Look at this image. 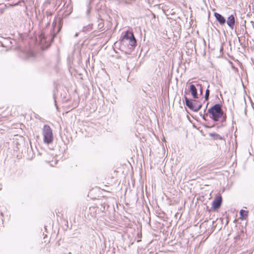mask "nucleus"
Returning <instances> with one entry per match:
<instances>
[{
  "instance_id": "obj_9",
  "label": "nucleus",
  "mask_w": 254,
  "mask_h": 254,
  "mask_svg": "<svg viewBox=\"0 0 254 254\" xmlns=\"http://www.w3.org/2000/svg\"><path fill=\"white\" fill-rule=\"evenodd\" d=\"M248 211L245 210H241L240 211V219H245L248 216Z\"/></svg>"
},
{
  "instance_id": "obj_11",
  "label": "nucleus",
  "mask_w": 254,
  "mask_h": 254,
  "mask_svg": "<svg viewBox=\"0 0 254 254\" xmlns=\"http://www.w3.org/2000/svg\"><path fill=\"white\" fill-rule=\"evenodd\" d=\"M200 94H202V90H201V88L200 89Z\"/></svg>"
},
{
  "instance_id": "obj_4",
  "label": "nucleus",
  "mask_w": 254,
  "mask_h": 254,
  "mask_svg": "<svg viewBox=\"0 0 254 254\" xmlns=\"http://www.w3.org/2000/svg\"><path fill=\"white\" fill-rule=\"evenodd\" d=\"M124 39L128 41L131 46H134L136 44V40L132 32H127L124 36Z\"/></svg>"
},
{
  "instance_id": "obj_5",
  "label": "nucleus",
  "mask_w": 254,
  "mask_h": 254,
  "mask_svg": "<svg viewBox=\"0 0 254 254\" xmlns=\"http://www.w3.org/2000/svg\"><path fill=\"white\" fill-rule=\"evenodd\" d=\"M222 197L221 196H218L213 201L212 203V208L214 210H216L220 208L222 203Z\"/></svg>"
},
{
  "instance_id": "obj_7",
  "label": "nucleus",
  "mask_w": 254,
  "mask_h": 254,
  "mask_svg": "<svg viewBox=\"0 0 254 254\" xmlns=\"http://www.w3.org/2000/svg\"><path fill=\"white\" fill-rule=\"evenodd\" d=\"M190 91L193 98H198L197 89L195 86L192 84L190 85Z\"/></svg>"
},
{
  "instance_id": "obj_8",
  "label": "nucleus",
  "mask_w": 254,
  "mask_h": 254,
  "mask_svg": "<svg viewBox=\"0 0 254 254\" xmlns=\"http://www.w3.org/2000/svg\"><path fill=\"white\" fill-rule=\"evenodd\" d=\"M214 16L216 18V19L218 21L219 23L221 25H223L226 22V19L225 18L221 15L220 14L215 12L214 13Z\"/></svg>"
},
{
  "instance_id": "obj_6",
  "label": "nucleus",
  "mask_w": 254,
  "mask_h": 254,
  "mask_svg": "<svg viewBox=\"0 0 254 254\" xmlns=\"http://www.w3.org/2000/svg\"><path fill=\"white\" fill-rule=\"evenodd\" d=\"M235 22V18L233 15H231L228 17L227 24L231 29H234Z\"/></svg>"
},
{
  "instance_id": "obj_2",
  "label": "nucleus",
  "mask_w": 254,
  "mask_h": 254,
  "mask_svg": "<svg viewBox=\"0 0 254 254\" xmlns=\"http://www.w3.org/2000/svg\"><path fill=\"white\" fill-rule=\"evenodd\" d=\"M43 133L44 136V141L45 143L49 144L53 141V133L52 130L49 126H44Z\"/></svg>"
},
{
  "instance_id": "obj_3",
  "label": "nucleus",
  "mask_w": 254,
  "mask_h": 254,
  "mask_svg": "<svg viewBox=\"0 0 254 254\" xmlns=\"http://www.w3.org/2000/svg\"><path fill=\"white\" fill-rule=\"evenodd\" d=\"M185 101L187 106L195 112L198 111L201 107V104L196 100H190L188 98H186Z\"/></svg>"
},
{
  "instance_id": "obj_10",
  "label": "nucleus",
  "mask_w": 254,
  "mask_h": 254,
  "mask_svg": "<svg viewBox=\"0 0 254 254\" xmlns=\"http://www.w3.org/2000/svg\"><path fill=\"white\" fill-rule=\"evenodd\" d=\"M209 94V91L208 89H207L206 91L205 95V98L206 100H207L208 99Z\"/></svg>"
},
{
  "instance_id": "obj_1",
  "label": "nucleus",
  "mask_w": 254,
  "mask_h": 254,
  "mask_svg": "<svg viewBox=\"0 0 254 254\" xmlns=\"http://www.w3.org/2000/svg\"><path fill=\"white\" fill-rule=\"evenodd\" d=\"M210 117L215 121H217L222 116L223 112L219 105L216 104L209 110Z\"/></svg>"
}]
</instances>
